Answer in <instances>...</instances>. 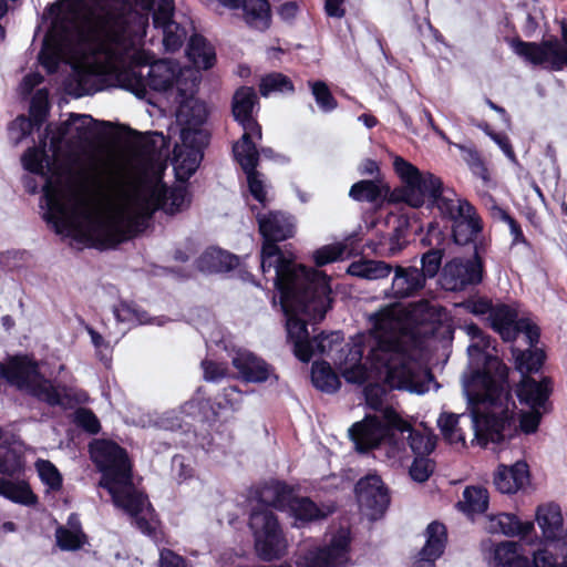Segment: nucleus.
Here are the masks:
<instances>
[{"label": "nucleus", "instance_id": "obj_1", "mask_svg": "<svg viewBox=\"0 0 567 567\" xmlns=\"http://www.w3.org/2000/svg\"><path fill=\"white\" fill-rule=\"evenodd\" d=\"M52 18L42 49L41 65L56 71L61 62L72 65L68 91L90 95L111 83L147 99L150 91L176 89L192 93L199 74L178 62L162 59L151 63L143 48L148 14L112 8L106 0H60L51 4Z\"/></svg>", "mask_w": 567, "mask_h": 567}, {"label": "nucleus", "instance_id": "obj_2", "mask_svg": "<svg viewBox=\"0 0 567 567\" xmlns=\"http://www.w3.org/2000/svg\"><path fill=\"white\" fill-rule=\"evenodd\" d=\"M163 144L162 133L145 137L130 163L131 185L105 199L54 182L55 162L45 151V141L28 148L21 161L24 169L45 177L40 206L58 234L80 235L99 248H110L144 231L157 209L174 214L187 205L185 187L168 189L162 181L166 168Z\"/></svg>", "mask_w": 567, "mask_h": 567}, {"label": "nucleus", "instance_id": "obj_3", "mask_svg": "<svg viewBox=\"0 0 567 567\" xmlns=\"http://www.w3.org/2000/svg\"><path fill=\"white\" fill-rule=\"evenodd\" d=\"M493 342L483 333L467 347L468 357L477 370L464 382L463 390L471 402L478 401V408L484 412L483 417L475 415L473 419L477 432L499 440L515 432L516 404L507 381L508 369L493 353L496 352Z\"/></svg>", "mask_w": 567, "mask_h": 567}, {"label": "nucleus", "instance_id": "obj_4", "mask_svg": "<svg viewBox=\"0 0 567 567\" xmlns=\"http://www.w3.org/2000/svg\"><path fill=\"white\" fill-rule=\"evenodd\" d=\"M382 392L377 385L365 389L367 403L373 410L382 411V420L368 415L350 427V437L355 449L360 452L377 449L391 465L401 464L408 458V449L415 456H429L435 449L436 437L426 429H414L395 410L382 409Z\"/></svg>", "mask_w": 567, "mask_h": 567}, {"label": "nucleus", "instance_id": "obj_5", "mask_svg": "<svg viewBox=\"0 0 567 567\" xmlns=\"http://www.w3.org/2000/svg\"><path fill=\"white\" fill-rule=\"evenodd\" d=\"M393 167L403 183L402 199L412 207L427 204L435 207L441 217L452 223V236L457 245L464 246L476 239L483 229V221L476 208L432 173H422L401 156H395Z\"/></svg>", "mask_w": 567, "mask_h": 567}, {"label": "nucleus", "instance_id": "obj_6", "mask_svg": "<svg viewBox=\"0 0 567 567\" xmlns=\"http://www.w3.org/2000/svg\"><path fill=\"white\" fill-rule=\"evenodd\" d=\"M399 312L396 308L385 307L371 316L374 343L369 360L391 389L422 394L427 390L423 382L426 373L408 353L406 341L410 336Z\"/></svg>", "mask_w": 567, "mask_h": 567}, {"label": "nucleus", "instance_id": "obj_7", "mask_svg": "<svg viewBox=\"0 0 567 567\" xmlns=\"http://www.w3.org/2000/svg\"><path fill=\"white\" fill-rule=\"evenodd\" d=\"M279 292V305L286 317L288 339L295 355L302 362L313 357L308 322H319L331 307L329 278L321 271L307 275V279H282L272 282Z\"/></svg>", "mask_w": 567, "mask_h": 567}, {"label": "nucleus", "instance_id": "obj_8", "mask_svg": "<svg viewBox=\"0 0 567 567\" xmlns=\"http://www.w3.org/2000/svg\"><path fill=\"white\" fill-rule=\"evenodd\" d=\"M91 458L102 473L100 486L112 496L114 505L131 516L143 534L155 537L157 522L147 497L138 492L132 480V468L124 449L106 440L90 445Z\"/></svg>", "mask_w": 567, "mask_h": 567}, {"label": "nucleus", "instance_id": "obj_9", "mask_svg": "<svg viewBox=\"0 0 567 567\" xmlns=\"http://www.w3.org/2000/svg\"><path fill=\"white\" fill-rule=\"evenodd\" d=\"M292 496L293 488L280 481L267 482L258 491L260 505L252 508L249 527L254 535L256 553L265 561L281 558L288 548L277 516L267 506L285 511Z\"/></svg>", "mask_w": 567, "mask_h": 567}, {"label": "nucleus", "instance_id": "obj_10", "mask_svg": "<svg viewBox=\"0 0 567 567\" xmlns=\"http://www.w3.org/2000/svg\"><path fill=\"white\" fill-rule=\"evenodd\" d=\"M259 231L264 237L260 254V267L266 280L282 282V279H307V275L317 271L313 268L296 264L290 255H286L277 241L286 240L295 234L293 217L282 212L257 214Z\"/></svg>", "mask_w": 567, "mask_h": 567}, {"label": "nucleus", "instance_id": "obj_11", "mask_svg": "<svg viewBox=\"0 0 567 567\" xmlns=\"http://www.w3.org/2000/svg\"><path fill=\"white\" fill-rule=\"evenodd\" d=\"M196 87L192 93L178 96L176 120L181 126V143L174 147V168L178 179H188L198 168L204 147L208 144L209 135L203 124L207 117L206 105L194 97Z\"/></svg>", "mask_w": 567, "mask_h": 567}, {"label": "nucleus", "instance_id": "obj_12", "mask_svg": "<svg viewBox=\"0 0 567 567\" xmlns=\"http://www.w3.org/2000/svg\"><path fill=\"white\" fill-rule=\"evenodd\" d=\"M0 378L51 406L62 404L56 388L41 374L38 362L29 355L17 354L0 361Z\"/></svg>", "mask_w": 567, "mask_h": 567}, {"label": "nucleus", "instance_id": "obj_13", "mask_svg": "<svg viewBox=\"0 0 567 567\" xmlns=\"http://www.w3.org/2000/svg\"><path fill=\"white\" fill-rule=\"evenodd\" d=\"M563 43L558 39L536 42L516 40L514 52L533 65H542L550 71H561L567 66V25H563Z\"/></svg>", "mask_w": 567, "mask_h": 567}, {"label": "nucleus", "instance_id": "obj_14", "mask_svg": "<svg viewBox=\"0 0 567 567\" xmlns=\"http://www.w3.org/2000/svg\"><path fill=\"white\" fill-rule=\"evenodd\" d=\"M491 328L497 332L505 342L516 340L524 333L528 344L535 346L539 340V329L528 317L520 316L516 306L504 303L495 305L487 317Z\"/></svg>", "mask_w": 567, "mask_h": 567}, {"label": "nucleus", "instance_id": "obj_15", "mask_svg": "<svg viewBox=\"0 0 567 567\" xmlns=\"http://www.w3.org/2000/svg\"><path fill=\"white\" fill-rule=\"evenodd\" d=\"M350 529L340 527L323 547H313L300 554L297 567H343L349 561Z\"/></svg>", "mask_w": 567, "mask_h": 567}, {"label": "nucleus", "instance_id": "obj_16", "mask_svg": "<svg viewBox=\"0 0 567 567\" xmlns=\"http://www.w3.org/2000/svg\"><path fill=\"white\" fill-rule=\"evenodd\" d=\"M516 392L520 402L532 408L530 412L520 414L519 427L526 434L535 433L543 415L538 409L543 408L544 412L547 411L546 403L551 393V381L548 378H543L540 381L527 378L519 383Z\"/></svg>", "mask_w": 567, "mask_h": 567}, {"label": "nucleus", "instance_id": "obj_17", "mask_svg": "<svg viewBox=\"0 0 567 567\" xmlns=\"http://www.w3.org/2000/svg\"><path fill=\"white\" fill-rule=\"evenodd\" d=\"M406 318L422 327V333L433 338L451 339L453 334L445 308L429 300L413 302L406 309Z\"/></svg>", "mask_w": 567, "mask_h": 567}, {"label": "nucleus", "instance_id": "obj_18", "mask_svg": "<svg viewBox=\"0 0 567 567\" xmlns=\"http://www.w3.org/2000/svg\"><path fill=\"white\" fill-rule=\"evenodd\" d=\"M466 398H468L466 395ZM468 405L471 408V414H453V413H443L437 420L439 427L445 437L446 441H449L451 444L454 443H464L465 442V435L460 426V423L462 420H467L471 427L474 430L475 437L477 439L478 443L481 445L486 446L488 443L493 444H501L505 442L506 440L513 437L517 432V419L515 417V432H513L511 435H506L504 437H501L499 440H492L488 435H484L477 432L476 426L473 424V419L475 415L483 417L484 412L478 408V401L477 402H471L470 399H467ZM517 414L515 413V416Z\"/></svg>", "mask_w": 567, "mask_h": 567}, {"label": "nucleus", "instance_id": "obj_19", "mask_svg": "<svg viewBox=\"0 0 567 567\" xmlns=\"http://www.w3.org/2000/svg\"><path fill=\"white\" fill-rule=\"evenodd\" d=\"M483 278V265L477 254L473 258H453L442 270L441 285L445 290L460 291L477 285Z\"/></svg>", "mask_w": 567, "mask_h": 567}, {"label": "nucleus", "instance_id": "obj_20", "mask_svg": "<svg viewBox=\"0 0 567 567\" xmlns=\"http://www.w3.org/2000/svg\"><path fill=\"white\" fill-rule=\"evenodd\" d=\"M355 495L361 512L371 520L381 517L390 504L388 488L375 474H369L357 483Z\"/></svg>", "mask_w": 567, "mask_h": 567}, {"label": "nucleus", "instance_id": "obj_21", "mask_svg": "<svg viewBox=\"0 0 567 567\" xmlns=\"http://www.w3.org/2000/svg\"><path fill=\"white\" fill-rule=\"evenodd\" d=\"M391 286L384 295L390 299H408L417 296L426 285L423 272L415 266L395 265Z\"/></svg>", "mask_w": 567, "mask_h": 567}, {"label": "nucleus", "instance_id": "obj_22", "mask_svg": "<svg viewBox=\"0 0 567 567\" xmlns=\"http://www.w3.org/2000/svg\"><path fill=\"white\" fill-rule=\"evenodd\" d=\"M94 120L91 115L86 114H71L70 118L59 125L56 134L51 137L50 146L53 151V156L60 148L61 143L64 140L71 142H84L87 141L93 132Z\"/></svg>", "mask_w": 567, "mask_h": 567}, {"label": "nucleus", "instance_id": "obj_23", "mask_svg": "<svg viewBox=\"0 0 567 567\" xmlns=\"http://www.w3.org/2000/svg\"><path fill=\"white\" fill-rule=\"evenodd\" d=\"M258 102L257 94L252 87H239L233 97V114L243 130H255L257 137L261 138V127L254 117V109Z\"/></svg>", "mask_w": 567, "mask_h": 567}, {"label": "nucleus", "instance_id": "obj_24", "mask_svg": "<svg viewBox=\"0 0 567 567\" xmlns=\"http://www.w3.org/2000/svg\"><path fill=\"white\" fill-rule=\"evenodd\" d=\"M425 544L414 561V567H435V560L444 553L447 535L443 524L431 523L425 530Z\"/></svg>", "mask_w": 567, "mask_h": 567}, {"label": "nucleus", "instance_id": "obj_25", "mask_svg": "<svg viewBox=\"0 0 567 567\" xmlns=\"http://www.w3.org/2000/svg\"><path fill=\"white\" fill-rule=\"evenodd\" d=\"M233 365L247 382L261 383L272 374V369L265 360L247 350H238L235 353Z\"/></svg>", "mask_w": 567, "mask_h": 567}, {"label": "nucleus", "instance_id": "obj_26", "mask_svg": "<svg viewBox=\"0 0 567 567\" xmlns=\"http://www.w3.org/2000/svg\"><path fill=\"white\" fill-rule=\"evenodd\" d=\"M229 8L243 7L245 21L252 28L266 30L270 25V6L267 0H219Z\"/></svg>", "mask_w": 567, "mask_h": 567}, {"label": "nucleus", "instance_id": "obj_27", "mask_svg": "<svg viewBox=\"0 0 567 567\" xmlns=\"http://www.w3.org/2000/svg\"><path fill=\"white\" fill-rule=\"evenodd\" d=\"M528 480L527 464L516 462L512 466L501 465L494 476V484L501 493L512 494L524 487Z\"/></svg>", "mask_w": 567, "mask_h": 567}, {"label": "nucleus", "instance_id": "obj_28", "mask_svg": "<svg viewBox=\"0 0 567 567\" xmlns=\"http://www.w3.org/2000/svg\"><path fill=\"white\" fill-rule=\"evenodd\" d=\"M485 528L491 534L527 538L534 530V524L532 522L523 523L515 515L501 513L495 516H489Z\"/></svg>", "mask_w": 567, "mask_h": 567}, {"label": "nucleus", "instance_id": "obj_29", "mask_svg": "<svg viewBox=\"0 0 567 567\" xmlns=\"http://www.w3.org/2000/svg\"><path fill=\"white\" fill-rule=\"evenodd\" d=\"M408 221L395 218V225L390 234L382 235L372 243L373 250L383 257H392L402 251L406 245Z\"/></svg>", "mask_w": 567, "mask_h": 567}, {"label": "nucleus", "instance_id": "obj_30", "mask_svg": "<svg viewBox=\"0 0 567 567\" xmlns=\"http://www.w3.org/2000/svg\"><path fill=\"white\" fill-rule=\"evenodd\" d=\"M536 520L543 530L544 537L555 548L557 540L561 537V535L559 536L563 526L560 507L553 503L538 506Z\"/></svg>", "mask_w": 567, "mask_h": 567}, {"label": "nucleus", "instance_id": "obj_31", "mask_svg": "<svg viewBox=\"0 0 567 567\" xmlns=\"http://www.w3.org/2000/svg\"><path fill=\"white\" fill-rule=\"evenodd\" d=\"M255 140H260L255 130H244L241 138L233 146L234 156L244 173L256 169L258 165L259 152L256 148Z\"/></svg>", "mask_w": 567, "mask_h": 567}, {"label": "nucleus", "instance_id": "obj_32", "mask_svg": "<svg viewBox=\"0 0 567 567\" xmlns=\"http://www.w3.org/2000/svg\"><path fill=\"white\" fill-rule=\"evenodd\" d=\"M238 265L237 256L219 248H209L197 260V267L203 272H226Z\"/></svg>", "mask_w": 567, "mask_h": 567}, {"label": "nucleus", "instance_id": "obj_33", "mask_svg": "<svg viewBox=\"0 0 567 567\" xmlns=\"http://www.w3.org/2000/svg\"><path fill=\"white\" fill-rule=\"evenodd\" d=\"M188 60L194 64L198 72L199 69L207 70L212 68L216 60L214 48L200 34H192L186 49Z\"/></svg>", "mask_w": 567, "mask_h": 567}, {"label": "nucleus", "instance_id": "obj_34", "mask_svg": "<svg viewBox=\"0 0 567 567\" xmlns=\"http://www.w3.org/2000/svg\"><path fill=\"white\" fill-rule=\"evenodd\" d=\"M24 471V457L21 449L9 443L3 436L0 439V474L19 477Z\"/></svg>", "mask_w": 567, "mask_h": 567}, {"label": "nucleus", "instance_id": "obj_35", "mask_svg": "<svg viewBox=\"0 0 567 567\" xmlns=\"http://www.w3.org/2000/svg\"><path fill=\"white\" fill-rule=\"evenodd\" d=\"M0 496L25 506L37 503V496L31 491L30 485L24 480H6L0 477Z\"/></svg>", "mask_w": 567, "mask_h": 567}, {"label": "nucleus", "instance_id": "obj_36", "mask_svg": "<svg viewBox=\"0 0 567 567\" xmlns=\"http://www.w3.org/2000/svg\"><path fill=\"white\" fill-rule=\"evenodd\" d=\"M392 270L393 267L382 260L355 261L348 268V272L350 275L369 280L385 278L392 272Z\"/></svg>", "mask_w": 567, "mask_h": 567}, {"label": "nucleus", "instance_id": "obj_37", "mask_svg": "<svg viewBox=\"0 0 567 567\" xmlns=\"http://www.w3.org/2000/svg\"><path fill=\"white\" fill-rule=\"evenodd\" d=\"M529 347L534 346L529 344ZM513 355L515 357V367L522 373L520 382L529 378L527 374L538 372L545 360L544 351L536 348L525 351L513 349Z\"/></svg>", "mask_w": 567, "mask_h": 567}, {"label": "nucleus", "instance_id": "obj_38", "mask_svg": "<svg viewBox=\"0 0 567 567\" xmlns=\"http://www.w3.org/2000/svg\"><path fill=\"white\" fill-rule=\"evenodd\" d=\"M488 492L481 486H467L463 492V498L457 507L467 515L481 514L487 509Z\"/></svg>", "mask_w": 567, "mask_h": 567}, {"label": "nucleus", "instance_id": "obj_39", "mask_svg": "<svg viewBox=\"0 0 567 567\" xmlns=\"http://www.w3.org/2000/svg\"><path fill=\"white\" fill-rule=\"evenodd\" d=\"M311 381L318 390L327 393H333L340 388L339 377L326 362H313Z\"/></svg>", "mask_w": 567, "mask_h": 567}, {"label": "nucleus", "instance_id": "obj_40", "mask_svg": "<svg viewBox=\"0 0 567 567\" xmlns=\"http://www.w3.org/2000/svg\"><path fill=\"white\" fill-rule=\"evenodd\" d=\"M287 509H290L295 518L300 522H311L326 516L308 497H296L293 495Z\"/></svg>", "mask_w": 567, "mask_h": 567}, {"label": "nucleus", "instance_id": "obj_41", "mask_svg": "<svg viewBox=\"0 0 567 567\" xmlns=\"http://www.w3.org/2000/svg\"><path fill=\"white\" fill-rule=\"evenodd\" d=\"M349 196L357 202L374 203L382 198L383 187L375 181H360L351 186Z\"/></svg>", "mask_w": 567, "mask_h": 567}, {"label": "nucleus", "instance_id": "obj_42", "mask_svg": "<svg viewBox=\"0 0 567 567\" xmlns=\"http://www.w3.org/2000/svg\"><path fill=\"white\" fill-rule=\"evenodd\" d=\"M34 465L41 482L47 486L48 491L58 492L62 488V475L52 462L38 460Z\"/></svg>", "mask_w": 567, "mask_h": 567}, {"label": "nucleus", "instance_id": "obj_43", "mask_svg": "<svg viewBox=\"0 0 567 567\" xmlns=\"http://www.w3.org/2000/svg\"><path fill=\"white\" fill-rule=\"evenodd\" d=\"M309 86L311 89V93L316 100L317 105L322 112L329 113L337 109V100L333 97L332 93L330 92L328 85L324 82H309Z\"/></svg>", "mask_w": 567, "mask_h": 567}, {"label": "nucleus", "instance_id": "obj_44", "mask_svg": "<svg viewBox=\"0 0 567 567\" xmlns=\"http://www.w3.org/2000/svg\"><path fill=\"white\" fill-rule=\"evenodd\" d=\"M259 90L262 96H268L272 92H292L293 84L286 75L271 73L261 80Z\"/></svg>", "mask_w": 567, "mask_h": 567}, {"label": "nucleus", "instance_id": "obj_45", "mask_svg": "<svg viewBox=\"0 0 567 567\" xmlns=\"http://www.w3.org/2000/svg\"><path fill=\"white\" fill-rule=\"evenodd\" d=\"M49 110V94L45 89L38 90L31 99L30 116L39 130L47 118Z\"/></svg>", "mask_w": 567, "mask_h": 567}, {"label": "nucleus", "instance_id": "obj_46", "mask_svg": "<svg viewBox=\"0 0 567 567\" xmlns=\"http://www.w3.org/2000/svg\"><path fill=\"white\" fill-rule=\"evenodd\" d=\"M250 195L264 207L268 204V185L256 169L245 173Z\"/></svg>", "mask_w": 567, "mask_h": 567}, {"label": "nucleus", "instance_id": "obj_47", "mask_svg": "<svg viewBox=\"0 0 567 567\" xmlns=\"http://www.w3.org/2000/svg\"><path fill=\"white\" fill-rule=\"evenodd\" d=\"M344 254L346 246L340 243L326 245L313 252V261L317 267H322L343 259Z\"/></svg>", "mask_w": 567, "mask_h": 567}, {"label": "nucleus", "instance_id": "obj_48", "mask_svg": "<svg viewBox=\"0 0 567 567\" xmlns=\"http://www.w3.org/2000/svg\"><path fill=\"white\" fill-rule=\"evenodd\" d=\"M58 546L63 550H76L86 543L85 534H78L64 526H59L55 530Z\"/></svg>", "mask_w": 567, "mask_h": 567}, {"label": "nucleus", "instance_id": "obj_49", "mask_svg": "<svg viewBox=\"0 0 567 567\" xmlns=\"http://www.w3.org/2000/svg\"><path fill=\"white\" fill-rule=\"evenodd\" d=\"M243 402V392L236 386L224 388L221 393L216 395L215 404L218 410H233L239 409Z\"/></svg>", "mask_w": 567, "mask_h": 567}, {"label": "nucleus", "instance_id": "obj_50", "mask_svg": "<svg viewBox=\"0 0 567 567\" xmlns=\"http://www.w3.org/2000/svg\"><path fill=\"white\" fill-rule=\"evenodd\" d=\"M518 544L515 542H502L494 547L493 563L505 567L518 556Z\"/></svg>", "mask_w": 567, "mask_h": 567}, {"label": "nucleus", "instance_id": "obj_51", "mask_svg": "<svg viewBox=\"0 0 567 567\" xmlns=\"http://www.w3.org/2000/svg\"><path fill=\"white\" fill-rule=\"evenodd\" d=\"M113 313L118 322L127 323H147L146 316L144 312L137 310L135 307L121 302L113 307Z\"/></svg>", "mask_w": 567, "mask_h": 567}, {"label": "nucleus", "instance_id": "obj_52", "mask_svg": "<svg viewBox=\"0 0 567 567\" xmlns=\"http://www.w3.org/2000/svg\"><path fill=\"white\" fill-rule=\"evenodd\" d=\"M442 264V252L436 249H431L422 255L421 257V268H419L420 272H423L424 280L426 281L429 278H434Z\"/></svg>", "mask_w": 567, "mask_h": 567}, {"label": "nucleus", "instance_id": "obj_53", "mask_svg": "<svg viewBox=\"0 0 567 567\" xmlns=\"http://www.w3.org/2000/svg\"><path fill=\"white\" fill-rule=\"evenodd\" d=\"M434 471V462L427 456H415L411 467L410 476L413 481L423 483L429 480Z\"/></svg>", "mask_w": 567, "mask_h": 567}, {"label": "nucleus", "instance_id": "obj_54", "mask_svg": "<svg viewBox=\"0 0 567 567\" xmlns=\"http://www.w3.org/2000/svg\"><path fill=\"white\" fill-rule=\"evenodd\" d=\"M561 553L548 545L534 554V567H560Z\"/></svg>", "mask_w": 567, "mask_h": 567}, {"label": "nucleus", "instance_id": "obj_55", "mask_svg": "<svg viewBox=\"0 0 567 567\" xmlns=\"http://www.w3.org/2000/svg\"><path fill=\"white\" fill-rule=\"evenodd\" d=\"M341 333L340 332H330L328 334L321 333L318 337L311 339L313 346V355L315 354H326L333 349L334 344H339L341 342Z\"/></svg>", "mask_w": 567, "mask_h": 567}, {"label": "nucleus", "instance_id": "obj_56", "mask_svg": "<svg viewBox=\"0 0 567 567\" xmlns=\"http://www.w3.org/2000/svg\"><path fill=\"white\" fill-rule=\"evenodd\" d=\"M75 422L79 426L91 434H96L101 427L96 415L87 409H80L76 411Z\"/></svg>", "mask_w": 567, "mask_h": 567}, {"label": "nucleus", "instance_id": "obj_57", "mask_svg": "<svg viewBox=\"0 0 567 567\" xmlns=\"http://www.w3.org/2000/svg\"><path fill=\"white\" fill-rule=\"evenodd\" d=\"M83 179L86 184L100 188L103 185L104 169L100 163L92 161L87 167L82 171Z\"/></svg>", "mask_w": 567, "mask_h": 567}, {"label": "nucleus", "instance_id": "obj_58", "mask_svg": "<svg viewBox=\"0 0 567 567\" xmlns=\"http://www.w3.org/2000/svg\"><path fill=\"white\" fill-rule=\"evenodd\" d=\"M461 306L470 313L481 316V315H487L491 316V311L493 310L494 306L492 302L486 298H473L468 299L461 303Z\"/></svg>", "mask_w": 567, "mask_h": 567}, {"label": "nucleus", "instance_id": "obj_59", "mask_svg": "<svg viewBox=\"0 0 567 567\" xmlns=\"http://www.w3.org/2000/svg\"><path fill=\"white\" fill-rule=\"evenodd\" d=\"M37 127L32 117H25L23 115L18 116L10 125V132L13 134L16 131L19 133L16 136V143H19L22 138L31 134L33 127Z\"/></svg>", "mask_w": 567, "mask_h": 567}, {"label": "nucleus", "instance_id": "obj_60", "mask_svg": "<svg viewBox=\"0 0 567 567\" xmlns=\"http://www.w3.org/2000/svg\"><path fill=\"white\" fill-rule=\"evenodd\" d=\"M499 217L503 221H505L508 227L511 235L513 236V244H525L527 245V240L523 234L520 225L504 209L498 208Z\"/></svg>", "mask_w": 567, "mask_h": 567}, {"label": "nucleus", "instance_id": "obj_61", "mask_svg": "<svg viewBox=\"0 0 567 567\" xmlns=\"http://www.w3.org/2000/svg\"><path fill=\"white\" fill-rule=\"evenodd\" d=\"M159 567H188L186 560L171 549L159 550Z\"/></svg>", "mask_w": 567, "mask_h": 567}, {"label": "nucleus", "instance_id": "obj_62", "mask_svg": "<svg viewBox=\"0 0 567 567\" xmlns=\"http://www.w3.org/2000/svg\"><path fill=\"white\" fill-rule=\"evenodd\" d=\"M204 378L207 381H218L226 374V368L223 364L205 360L202 362Z\"/></svg>", "mask_w": 567, "mask_h": 567}, {"label": "nucleus", "instance_id": "obj_63", "mask_svg": "<svg viewBox=\"0 0 567 567\" xmlns=\"http://www.w3.org/2000/svg\"><path fill=\"white\" fill-rule=\"evenodd\" d=\"M488 135L499 146L509 161L517 163L516 155L507 135L501 133H488Z\"/></svg>", "mask_w": 567, "mask_h": 567}, {"label": "nucleus", "instance_id": "obj_64", "mask_svg": "<svg viewBox=\"0 0 567 567\" xmlns=\"http://www.w3.org/2000/svg\"><path fill=\"white\" fill-rule=\"evenodd\" d=\"M43 81V78L39 73H29L27 74L22 82L19 85V92L23 97H27L31 94L33 89L38 86Z\"/></svg>", "mask_w": 567, "mask_h": 567}]
</instances>
